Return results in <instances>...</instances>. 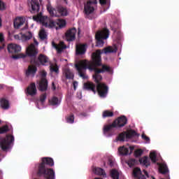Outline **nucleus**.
I'll use <instances>...</instances> for the list:
<instances>
[{
    "label": "nucleus",
    "mask_w": 179,
    "mask_h": 179,
    "mask_svg": "<svg viewBox=\"0 0 179 179\" xmlns=\"http://www.w3.org/2000/svg\"><path fill=\"white\" fill-rule=\"evenodd\" d=\"M75 67L78 72V75L83 79H87L86 76V69L89 71H94V74L92 78L95 83H99L103 80V77L100 73L108 72L111 73L113 70L110 66L101 64V51L96 50L92 55V61L87 59H83L75 64Z\"/></svg>",
    "instance_id": "f257e3e1"
},
{
    "label": "nucleus",
    "mask_w": 179,
    "mask_h": 179,
    "mask_svg": "<svg viewBox=\"0 0 179 179\" xmlns=\"http://www.w3.org/2000/svg\"><path fill=\"white\" fill-rule=\"evenodd\" d=\"M54 166V159L51 157H45L41 158V162L36 166L37 177L45 179H55V171L52 169Z\"/></svg>",
    "instance_id": "f03ea898"
},
{
    "label": "nucleus",
    "mask_w": 179,
    "mask_h": 179,
    "mask_svg": "<svg viewBox=\"0 0 179 179\" xmlns=\"http://www.w3.org/2000/svg\"><path fill=\"white\" fill-rule=\"evenodd\" d=\"M33 19L36 22L41 23L42 26H44V27H48V29H52V27H57V26H59L60 29H62V27L66 26V21L59 20V22H55L51 18L43 15L41 13L37 15L33 16Z\"/></svg>",
    "instance_id": "7ed1b4c3"
},
{
    "label": "nucleus",
    "mask_w": 179,
    "mask_h": 179,
    "mask_svg": "<svg viewBox=\"0 0 179 179\" xmlns=\"http://www.w3.org/2000/svg\"><path fill=\"white\" fill-rule=\"evenodd\" d=\"M47 10L49 12L50 16H68V10L62 6H58L55 9L49 3L47 5Z\"/></svg>",
    "instance_id": "20e7f679"
},
{
    "label": "nucleus",
    "mask_w": 179,
    "mask_h": 179,
    "mask_svg": "<svg viewBox=\"0 0 179 179\" xmlns=\"http://www.w3.org/2000/svg\"><path fill=\"white\" fill-rule=\"evenodd\" d=\"M8 51L9 54H11V58L13 59H19L20 58H24V55L19 54L22 51L20 45L15 43H10L8 45Z\"/></svg>",
    "instance_id": "39448f33"
},
{
    "label": "nucleus",
    "mask_w": 179,
    "mask_h": 179,
    "mask_svg": "<svg viewBox=\"0 0 179 179\" xmlns=\"http://www.w3.org/2000/svg\"><path fill=\"white\" fill-rule=\"evenodd\" d=\"M109 36L110 31L107 28L98 31L95 34L96 47H103L104 45V41L103 40H107Z\"/></svg>",
    "instance_id": "423d86ee"
},
{
    "label": "nucleus",
    "mask_w": 179,
    "mask_h": 179,
    "mask_svg": "<svg viewBox=\"0 0 179 179\" xmlns=\"http://www.w3.org/2000/svg\"><path fill=\"white\" fill-rule=\"evenodd\" d=\"M13 142H15V137L13 135L8 134L5 138L0 139V148L3 152H6V150L10 149Z\"/></svg>",
    "instance_id": "0eeeda50"
},
{
    "label": "nucleus",
    "mask_w": 179,
    "mask_h": 179,
    "mask_svg": "<svg viewBox=\"0 0 179 179\" xmlns=\"http://www.w3.org/2000/svg\"><path fill=\"white\" fill-rule=\"evenodd\" d=\"M157 155L156 152H150V158L148 157H143L139 159L140 164L145 166V167H149L150 166V160L152 163H156L157 162Z\"/></svg>",
    "instance_id": "6e6552de"
},
{
    "label": "nucleus",
    "mask_w": 179,
    "mask_h": 179,
    "mask_svg": "<svg viewBox=\"0 0 179 179\" xmlns=\"http://www.w3.org/2000/svg\"><path fill=\"white\" fill-rule=\"evenodd\" d=\"M100 82L101 81L96 83V92L99 97L101 99H106V97H107V94H108V86Z\"/></svg>",
    "instance_id": "1a4fd4ad"
},
{
    "label": "nucleus",
    "mask_w": 179,
    "mask_h": 179,
    "mask_svg": "<svg viewBox=\"0 0 179 179\" xmlns=\"http://www.w3.org/2000/svg\"><path fill=\"white\" fill-rule=\"evenodd\" d=\"M34 64L36 66L48 65V64H50V59L46 55L40 54L38 57H34Z\"/></svg>",
    "instance_id": "9d476101"
},
{
    "label": "nucleus",
    "mask_w": 179,
    "mask_h": 179,
    "mask_svg": "<svg viewBox=\"0 0 179 179\" xmlns=\"http://www.w3.org/2000/svg\"><path fill=\"white\" fill-rule=\"evenodd\" d=\"M97 6V0H89L84 6V12L86 15H90L94 12V7Z\"/></svg>",
    "instance_id": "9b49d317"
},
{
    "label": "nucleus",
    "mask_w": 179,
    "mask_h": 179,
    "mask_svg": "<svg viewBox=\"0 0 179 179\" xmlns=\"http://www.w3.org/2000/svg\"><path fill=\"white\" fill-rule=\"evenodd\" d=\"M127 122L128 119H127V117L121 116L113 122V126L116 128H122V127H125V125H127Z\"/></svg>",
    "instance_id": "f8f14e48"
},
{
    "label": "nucleus",
    "mask_w": 179,
    "mask_h": 179,
    "mask_svg": "<svg viewBox=\"0 0 179 179\" xmlns=\"http://www.w3.org/2000/svg\"><path fill=\"white\" fill-rule=\"evenodd\" d=\"M26 94H28L29 96H31L33 97L34 96H36L37 94V87H36V83H31L27 88L25 91Z\"/></svg>",
    "instance_id": "ddd939ff"
},
{
    "label": "nucleus",
    "mask_w": 179,
    "mask_h": 179,
    "mask_svg": "<svg viewBox=\"0 0 179 179\" xmlns=\"http://www.w3.org/2000/svg\"><path fill=\"white\" fill-rule=\"evenodd\" d=\"M75 38H76V29L75 28L69 29L66 33V41H74Z\"/></svg>",
    "instance_id": "4468645a"
},
{
    "label": "nucleus",
    "mask_w": 179,
    "mask_h": 179,
    "mask_svg": "<svg viewBox=\"0 0 179 179\" xmlns=\"http://www.w3.org/2000/svg\"><path fill=\"white\" fill-rule=\"evenodd\" d=\"M30 6L31 8L30 12L31 13H38L40 10V3H38V0H31Z\"/></svg>",
    "instance_id": "2eb2a0df"
},
{
    "label": "nucleus",
    "mask_w": 179,
    "mask_h": 179,
    "mask_svg": "<svg viewBox=\"0 0 179 179\" xmlns=\"http://www.w3.org/2000/svg\"><path fill=\"white\" fill-rule=\"evenodd\" d=\"M159 171L161 174L165 176L166 179H170V175H169V167L164 162L159 165Z\"/></svg>",
    "instance_id": "dca6fc26"
},
{
    "label": "nucleus",
    "mask_w": 179,
    "mask_h": 179,
    "mask_svg": "<svg viewBox=\"0 0 179 179\" xmlns=\"http://www.w3.org/2000/svg\"><path fill=\"white\" fill-rule=\"evenodd\" d=\"M27 54L28 57H36V55L38 54V50L36 48V45H34V44H31L27 48Z\"/></svg>",
    "instance_id": "f3484780"
},
{
    "label": "nucleus",
    "mask_w": 179,
    "mask_h": 179,
    "mask_svg": "<svg viewBox=\"0 0 179 179\" xmlns=\"http://www.w3.org/2000/svg\"><path fill=\"white\" fill-rule=\"evenodd\" d=\"M26 76H31L34 78L36 73H37V66L34 65H29L26 71Z\"/></svg>",
    "instance_id": "a211bd4d"
},
{
    "label": "nucleus",
    "mask_w": 179,
    "mask_h": 179,
    "mask_svg": "<svg viewBox=\"0 0 179 179\" xmlns=\"http://www.w3.org/2000/svg\"><path fill=\"white\" fill-rule=\"evenodd\" d=\"M52 47H54V48L57 50L58 54H61V52H62V51H64V50L66 48V45H65V43H64V42L62 41H61L59 45H57L55 42H52Z\"/></svg>",
    "instance_id": "6ab92c4d"
},
{
    "label": "nucleus",
    "mask_w": 179,
    "mask_h": 179,
    "mask_svg": "<svg viewBox=\"0 0 179 179\" xmlns=\"http://www.w3.org/2000/svg\"><path fill=\"white\" fill-rule=\"evenodd\" d=\"M48 89V80L47 78H41L39 83V90L45 92Z\"/></svg>",
    "instance_id": "aec40b11"
},
{
    "label": "nucleus",
    "mask_w": 179,
    "mask_h": 179,
    "mask_svg": "<svg viewBox=\"0 0 179 179\" xmlns=\"http://www.w3.org/2000/svg\"><path fill=\"white\" fill-rule=\"evenodd\" d=\"M25 20L22 17H17L14 20V27L15 29H20L21 26H23L24 24Z\"/></svg>",
    "instance_id": "412c9836"
},
{
    "label": "nucleus",
    "mask_w": 179,
    "mask_h": 179,
    "mask_svg": "<svg viewBox=\"0 0 179 179\" xmlns=\"http://www.w3.org/2000/svg\"><path fill=\"white\" fill-rule=\"evenodd\" d=\"M133 176L135 178H137V179H146V177H145V175L142 174V171H141L140 168H135L133 170Z\"/></svg>",
    "instance_id": "4be33fe9"
},
{
    "label": "nucleus",
    "mask_w": 179,
    "mask_h": 179,
    "mask_svg": "<svg viewBox=\"0 0 179 179\" xmlns=\"http://www.w3.org/2000/svg\"><path fill=\"white\" fill-rule=\"evenodd\" d=\"M84 89L85 90H90V92H92L94 94H96V85L93 83H84Z\"/></svg>",
    "instance_id": "5701e85b"
},
{
    "label": "nucleus",
    "mask_w": 179,
    "mask_h": 179,
    "mask_svg": "<svg viewBox=\"0 0 179 179\" xmlns=\"http://www.w3.org/2000/svg\"><path fill=\"white\" fill-rule=\"evenodd\" d=\"M76 52L77 55H83L86 52V45H77Z\"/></svg>",
    "instance_id": "b1692460"
},
{
    "label": "nucleus",
    "mask_w": 179,
    "mask_h": 179,
    "mask_svg": "<svg viewBox=\"0 0 179 179\" xmlns=\"http://www.w3.org/2000/svg\"><path fill=\"white\" fill-rule=\"evenodd\" d=\"M105 54H111L113 52H117L118 48L116 46H108L103 49Z\"/></svg>",
    "instance_id": "393cba45"
},
{
    "label": "nucleus",
    "mask_w": 179,
    "mask_h": 179,
    "mask_svg": "<svg viewBox=\"0 0 179 179\" xmlns=\"http://www.w3.org/2000/svg\"><path fill=\"white\" fill-rule=\"evenodd\" d=\"M0 106L3 110H8L9 109V101L3 98L0 101Z\"/></svg>",
    "instance_id": "a878e982"
},
{
    "label": "nucleus",
    "mask_w": 179,
    "mask_h": 179,
    "mask_svg": "<svg viewBox=\"0 0 179 179\" xmlns=\"http://www.w3.org/2000/svg\"><path fill=\"white\" fill-rule=\"evenodd\" d=\"M118 152L121 156H127L129 153V149L125 146H122L118 148Z\"/></svg>",
    "instance_id": "bb28decb"
},
{
    "label": "nucleus",
    "mask_w": 179,
    "mask_h": 179,
    "mask_svg": "<svg viewBox=\"0 0 179 179\" xmlns=\"http://www.w3.org/2000/svg\"><path fill=\"white\" fill-rule=\"evenodd\" d=\"M93 173H94V174H96L97 176H106V171H104V169L101 168H94Z\"/></svg>",
    "instance_id": "cd10ccee"
},
{
    "label": "nucleus",
    "mask_w": 179,
    "mask_h": 179,
    "mask_svg": "<svg viewBox=\"0 0 179 179\" xmlns=\"http://www.w3.org/2000/svg\"><path fill=\"white\" fill-rule=\"evenodd\" d=\"M51 106H59L61 104V99H58L57 96H53L51 100H50Z\"/></svg>",
    "instance_id": "c85d7f7f"
},
{
    "label": "nucleus",
    "mask_w": 179,
    "mask_h": 179,
    "mask_svg": "<svg viewBox=\"0 0 179 179\" xmlns=\"http://www.w3.org/2000/svg\"><path fill=\"white\" fill-rule=\"evenodd\" d=\"M64 75L66 79H73V73L69 69H64Z\"/></svg>",
    "instance_id": "c756f323"
},
{
    "label": "nucleus",
    "mask_w": 179,
    "mask_h": 179,
    "mask_svg": "<svg viewBox=\"0 0 179 179\" xmlns=\"http://www.w3.org/2000/svg\"><path fill=\"white\" fill-rule=\"evenodd\" d=\"M102 117L103 118H110L111 117H114V113L108 110H104L102 113Z\"/></svg>",
    "instance_id": "7c9ffc66"
},
{
    "label": "nucleus",
    "mask_w": 179,
    "mask_h": 179,
    "mask_svg": "<svg viewBox=\"0 0 179 179\" xmlns=\"http://www.w3.org/2000/svg\"><path fill=\"white\" fill-rule=\"evenodd\" d=\"M113 128H116L115 126H114V122H113L111 124L104 126L103 134H107V132H110V131H111Z\"/></svg>",
    "instance_id": "2f4dec72"
},
{
    "label": "nucleus",
    "mask_w": 179,
    "mask_h": 179,
    "mask_svg": "<svg viewBox=\"0 0 179 179\" xmlns=\"http://www.w3.org/2000/svg\"><path fill=\"white\" fill-rule=\"evenodd\" d=\"M110 176L113 179H120V173L116 169H112L110 171Z\"/></svg>",
    "instance_id": "473e14b6"
},
{
    "label": "nucleus",
    "mask_w": 179,
    "mask_h": 179,
    "mask_svg": "<svg viewBox=\"0 0 179 179\" xmlns=\"http://www.w3.org/2000/svg\"><path fill=\"white\" fill-rule=\"evenodd\" d=\"M66 120L68 124H73L75 122V116L71 113L66 117Z\"/></svg>",
    "instance_id": "72a5a7b5"
},
{
    "label": "nucleus",
    "mask_w": 179,
    "mask_h": 179,
    "mask_svg": "<svg viewBox=\"0 0 179 179\" xmlns=\"http://www.w3.org/2000/svg\"><path fill=\"white\" fill-rule=\"evenodd\" d=\"M127 139H131V138H134V136H136L138 135L135 130H129L128 132H126Z\"/></svg>",
    "instance_id": "f704fd0d"
},
{
    "label": "nucleus",
    "mask_w": 179,
    "mask_h": 179,
    "mask_svg": "<svg viewBox=\"0 0 179 179\" xmlns=\"http://www.w3.org/2000/svg\"><path fill=\"white\" fill-rule=\"evenodd\" d=\"M33 37V34L30 32V31H28V32H26L25 34H22L21 36V38H22V40H30V38H31Z\"/></svg>",
    "instance_id": "c9c22d12"
},
{
    "label": "nucleus",
    "mask_w": 179,
    "mask_h": 179,
    "mask_svg": "<svg viewBox=\"0 0 179 179\" xmlns=\"http://www.w3.org/2000/svg\"><path fill=\"white\" fill-rule=\"evenodd\" d=\"M138 160L135 159H129L127 161V164L129 166V167H134V166H136V164H138Z\"/></svg>",
    "instance_id": "e433bc0d"
},
{
    "label": "nucleus",
    "mask_w": 179,
    "mask_h": 179,
    "mask_svg": "<svg viewBox=\"0 0 179 179\" xmlns=\"http://www.w3.org/2000/svg\"><path fill=\"white\" fill-rule=\"evenodd\" d=\"M125 138H127V131H123L118 135L117 141L124 142V141H125Z\"/></svg>",
    "instance_id": "4c0bfd02"
},
{
    "label": "nucleus",
    "mask_w": 179,
    "mask_h": 179,
    "mask_svg": "<svg viewBox=\"0 0 179 179\" xmlns=\"http://www.w3.org/2000/svg\"><path fill=\"white\" fill-rule=\"evenodd\" d=\"M39 38L41 40L44 41L47 38V34H45V30L41 29L39 32Z\"/></svg>",
    "instance_id": "58836bf2"
},
{
    "label": "nucleus",
    "mask_w": 179,
    "mask_h": 179,
    "mask_svg": "<svg viewBox=\"0 0 179 179\" xmlns=\"http://www.w3.org/2000/svg\"><path fill=\"white\" fill-rule=\"evenodd\" d=\"M6 9V5H5V3L0 0V10H5ZM2 26V20L0 18V27Z\"/></svg>",
    "instance_id": "ea45409f"
},
{
    "label": "nucleus",
    "mask_w": 179,
    "mask_h": 179,
    "mask_svg": "<svg viewBox=\"0 0 179 179\" xmlns=\"http://www.w3.org/2000/svg\"><path fill=\"white\" fill-rule=\"evenodd\" d=\"M9 131V127L8 125H4L0 127V135L2 134H6Z\"/></svg>",
    "instance_id": "a19ab883"
},
{
    "label": "nucleus",
    "mask_w": 179,
    "mask_h": 179,
    "mask_svg": "<svg viewBox=\"0 0 179 179\" xmlns=\"http://www.w3.org/2000/svg\"><path fill=\"white\" fill-rule=\"evenodd\" d=\"M50 71L52 72H55V73H59V68H58V66L56 64V65H51L50 66Z\"/></svg>",
    "instance_id": "79ce46f5"
},
{
    "label": "nucleus",
    "mask_w": 179,
    "mask_h": 179,
    "mask_svg": "<svg viewBox=\"0 0 179 179\" xmlns=\"http://www.w3.org/2000/svg\"><path fill=\"white\" fill-rule=\"evenodd\" d=\"M40 101L42 104L44 103V102L45 101V100H47V94L44 93V94H42L41 96H40Z\"/></svg>",
    "instance_id": "37998d69"
},
{
    "label": "nucleus",
    "mask_w": 179,
    "mask_h": 179,
    "mask_svg": "<svg viewBox=\"0 0 179 179\" xmlns=\"http://www.w3.org/2000/svg\"><path fill=\"white\" fill-rule=\"evenodd\" d=\"M143 153V150H142V149H138L134 152V155L136 157H140V156H142Z\"/></svg>",
    "instance_id": "c03bdc74"
},
{
    "label": "nucleus",
    "mask_w": 179,
    "mask_h": 179,
    "mask_svg": "<svg viewBox=\"0 0 179 179\" xmlns=\"http://www.w3.org/2000/svg\"><path fill=\"white\" fill-rule=\"evenodd\" d=\"M108 165L109 167H114V160H113V158L109 157L108 159Z\"/></svg>",
    "instance_id": "a18cd8bd"
},
{
    "label": "nucleus",
    "mask_w": 179,
    "mask_h": 179,
    "mask_svg": "<svg viewBox=\"0 0 179 179\" xmlns=\"http://www.w3.org/2000/svg\"><path fill=\"white\" fill-rule=\"evenodd\" d=\"M142 138L146 142H150V138L148 137L145 134H142Z\"/></svg>",
    "instance_id": "49530a36"
},
{
    "label": "nucleus",
    "mask_w": 179,
    "mask_h": 179,
    "mask_svg": "<svg viewBox=\"0 0 179 179\" xmlns=\"http://www.w3.org/2000/svg\"><path fill=\"white\" fill-rule=\"evenodd\" d=\"M99 3L103 6V5H106V3H107V0H99Z\"/></svg>",
    "instance_id": "de8ad7c7"
},
{
    "label": "nucleus",
    "mask_w": 179,
    "mask_h": 179,
    "mask_svg": "<svg viewBox=\"0 0 179 179\" xmlns=\"http://www.w3.org/2000/svg\"><path fill=\"white\" fill-rule=\"evenodd\" d=\"M41 76H42L41 79L43 78L45 79V77L47 76V72L43 71L41 73Z\"/></svg>",
    "instance_id": "09e8293b"
},
{
    "label": "nucleus",
    "mask_w": 179,
    "mask_h": 179,
    "mask_svg": "<svg viewBox=\"0 0 179 179\" xmlns=\"http://www.w3.org/2000/svg\"><path fill=\"white\" fill-rule=\"evenodd\" d=\"M4 38H3V34L1 33L0 34V43H3V41H4Z\"/></svg>",
    "instance_id": "8fccbe9b"
},
{
    "label": "nucleus",
    "mask_w": 179,
    "mask_h": 179,
    "mask_svg": "<svg viewBox=\"0 0 179 179\" xmlns=\"http://www.w3.org/2000/svg\"><path fill=\"white\" fill-rule=\"evenodd\" d=\"M73 86L74 87V90H76V87H78V82L77 81H74L73 83Z\"/></svg>",
    "instance_id": "3c124183"
},
{
    "label": "nucleus",
    "mask_w": 179,
    "mask_h": 179,
    "mask_svg": "<svg viewBox=\"0 0 179 179\" xmlns=\"http://www.w3.org/2000/svg\"><path fill=\"white\" fill-rule=\"evenodd\" d=\"M129 149H130V153L129 155H131V153H132V152H134V149H135V147L134 146H130L129 147Z\"/></svg>",
    "instance_id": "603ef678"
},
{
    "label": "nucleus",
    "mask_w": 179,
    "mask_h": 179,
    "mask_svg": "<svg viewBox=\"0 0 179 179\" xmlns=\"http://www.w3.org/2000/svg\"><path fill=\"white\" fill-rule=\"evenodd\" d=\"M14 38L15 39V40H20V38H21V37H20V36H19V35H15L14 36Z\"/></svg>",
    "instance_id": "864d4df0"
},
{
    "label": "nucleus",
    "mask_w": 179,
    "mask_h": 179,
    "mask_svg": "<svg viewBox=\"0 0 179 179\" xmlns=\"http://www.w3.org/2000/svg\"><path fill=\"white\" fill-rule=\"evenodd\" d=\"M80 115H82L83 117H86L87 115V113H86V112H83L80 114Z\"/></svg>",
    "instance_id": "5fc2aeb1"
},
{
    "label": "nucleus",
    "mask_w": 179,
    "mask_h": 179,
    "mask_svg": "<svg viewBox=\"0 0 179 179\" xmlns=\"http://www.w3.org/2000/svg\"><path fill=\"white\" fill-rule=\"evenodd\" d=\"M52 89H53V90H55L57 89V87H55V84L54 83H52Z\"/></svg>",
    "instance_id": "6e6d98bb"
},
{
    "label": "nucleus",
    "mask_w": 179,
    "mask_h": 179,
    "mask_svg": "<svg viewBox=\"0 0 179 179\" xmlns=\"http://www.w3.org/2000/svg\"><path fill=\"white\" fill-rule=\"evenodd\" d=\"M144 174L146 176V177L149 178V173H148V171H144Z\"/></svg>",
    "instance_id": "4d7b16f0"
},
{
    "label": "nucleus",
    "mask_w": 179,
    "mask_h": 179,
    "mask_svg": "<svg viewBox=\"0 0 179 179\" xmlns=\"http://www.w3.org/2000/svg\"><path fill=\"white\" fill-rule=\"evenodd\" d=\"M34 44H36V45H38V42L36 39L34 40Z\"/></svg>",
    "instance_id": "13d9d810"
},
{
    "label": "nucleus",
    "mask_w": 179,
    "mask_h": 179,
    "mask_svg": "<svg viewBox=\"0 0 179 179\" xmlns=\"http://www.w3.org/2000/svg\"><path fill=\"white\" fill-rule=\"evenodd\" d=\"M0 89H3V85H0Z\"/></svg>",
    "instance_id": "bf43d9fd"
},
{
    "label": "nucleus",
    "mask_w": 179,
    "mask_h": 179,
    "mask_svg": "<svg viewBox=\"0 0 179 179\" xmlns=\"http://www.w3.org/2000/svg\"><path fill=\"white\" fill-rule=\"evenodd\" d=\"M42 1H43V0H39V2H41H41H42Z\"/></svg>",
    "instance_id": "052dcab7"
},
{
    "label": "nucleus",
    "mask_w": 179,
    "mask_h": 179,
    "mask_svg": "<svg viewBox=\"0 0 179 179\" xmlns=\"http://www.w3.org/2000/svg\"><path fill=\"white\" fill-rule=\"evenodd\" d=\"M103 164H104V166H106V163H104Z\"/></svg>",
    "instance_id": "680f3d73"
},
{
    "label": "nucleus",
    "mask_w": 179,
    "mask_h": 179,
    "mask_svg": "<svg viewBox=\"0 0 179 179\" xmlns=\"http://www.w3.org/2000/svg\"><path fill=\"white\" fill-rule=\"evenodd\" d=\"M0 124H1V120H0Z\"/></svg>",
    "instance_id": "e2e57ef3"
}]
</instances>
